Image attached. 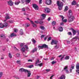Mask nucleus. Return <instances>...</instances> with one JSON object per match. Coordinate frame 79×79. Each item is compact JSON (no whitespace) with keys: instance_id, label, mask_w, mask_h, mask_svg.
<instances>
[{"instance_id":"f257e3e1","label":"nucleus","mask_w":79,"mask_h":79,"mask_svg":"<svg viewBox=\"0 0 79 79\" xmlns=\"http://www.w3.org/2000/svg\"><path fill=\"white\" fill-rule=\"evenodd\" d=\"M56 3L58 6L59 10H61L63 6V3L62 2H60L59 1H57Z\"/></svg>"},{"instance_id":"f03ea898","label":"nucleus","mask_w":79,"mask_h":79,"mask_svg":"<svg viewBox=\"0 0 79 79\" xmlns=\"http://www.w3.org/2000/svg\"><path fill=\"white\" fill-rule=\"evenodd\" d=\"M20 72H23L24 71L25 73H26V72H27V77H30V76L31 75V71H28V70L27 69H25L23 68H21L19 69Z\"/></svg>"},{"instance_id":"7ed1b4c3","label":"nucleus","mask_w":79,"mask_h":79,"mask_svg":"<svg viewBox=\"0 0 79 79\" xmlns=\"http://www.w3.org/2000/svg\"><path fill=\"white\" fill-rule=\"evenodd\" d=\"M68 21L69 23H71L72 21H73L74 19V17L73 15L69 16L68 15Z\"/></svg>"},{"instance_id":"20e7f679","label":"nucleus","mask_w":79,"mask_h":79,"mask_svg":"<svg viewBox=\"0 0 79 79\" xmlns=\"http://www.w3.org/2000/svg\"><path fill=\"white\" fill-rule=\"evenodd\" d=\"M58 43V41L54 40H52L51 43V45H53V44L56 45Z\"/></svg>"},{"instance_id":"39448f33","label":"nucleus","mask_w":79,"mask_h":79,"mask_svg":"<svg viewBox=\"0 0 79 79\" xmlns=\"http://www.w3.org/2000/svg\"><path fill=\"white\" fill-rule=\"evenodd\" d=\"M44 11L46 13H49L50 12V9L48 8H45Z\"/></svg>"},{"instance_id":"423d86ee","label":"nucleus","mask_w":79,"mask_h":79,"mask_svg":"<svg viewBox=\"0 0 79 79\" xmlns=\"http://www.w3.org/2000/svg\"><path fill=\"white\" fill-rule=\"evenodd\" d=\"M33 7L35 8L36 10H38L39 9V7L36 4H33L32 5Z\"/></svg>"},{"instance_id":"0eeeda50","label":"nucleus","mask_w":79,"mask_h":79,"mask_svg":"<svg viewBox=\"0 0 79 79\" xmlns=\"http://www.w3.org/2000/svg\"><path fill=\"white\" fill-rule=\"evenodd\" d=\"M46 3L47 5H51L52 4V0H46Z\"/></svg>"},{"instance_id":"6e6552de","label":"nucleus","mask_w":79,"mask_h":79,"mask_svg":"<svg viewBox=\"0 0 79 79\" xmlns=\"http://www.w3.org/2000/svg\"><path fill=\"white\" fill-rule=\"evenodd\" d=\"M60 17L62 19V21H63V22H64V23H66L67 21V19H65L64 20H63L64 19V17L63 15H60Z\"/></svg>"},{"instance_id":"1a4fd4ad","label":"nucleus","mask_w":79,"mask_h":79,"mask_svg":"<svg viewBox=\"0 0 79 79\" xmlns=\"http://www.w3.org/2000/svg\"><path fill=\"white\" fill-rule=\"evenodd\" d=\"M64 71H65L66 73H67V74H68V73H69V72L68 71V66H65L64 68Z\"/></svg>"},{"instance_id":"9d476101","label":"nucleus","mask_w":79,"mask_h":79,"mask_svg":"<svg viewBox=\"0 0 79 79\" xmlns=\"http://www.w3.org/2000/svg\"><path fill=\"white\" fill-rule=\"evenodd\" d=\"M7 3L10 6H12L13 5V2L12 1H10L9 2H7Z\"/></svg>"},{"instance_id":"9b49d317","label":"nucleus","mask_w":79,"mask_h":79,"mask_svg":"<svg viewBox=\"0 0 79 79\" xmlns=\"http://www.w3.org/2000/svg\"><path fill=\"white\" fill-rule=\"evenodd\" d=\"M77 39H78V36H76L73 38L71 40V41H76L77 40Z\"/></svg>"},{"instance_id":"f8f14e48","label":"nucleus","mask_w":79,"mask_h":79,"mask_svg":"<svg viewBox=\"0 0 79 79\" xmlns=\"http://www.w3.org/2000/svg\"><path fill=\"white\" fill-rule=\"evenodd\" d=\"M72 30L73 33V35H76V32H77V30H74V29L72 28Z\"/></svg>"},{"instance_id":"ddd939ff","label":"nucleus","mask_w":79,"mask_h":79,"mask_svg":"<svg viewBox=\"0 0 79 79\" xmlns=\"http://www.w3.org/2000/svg\"><path fill=\"white\" fill-rule=\"evenodd\" d=\"M65 77H66L64 75H62L60 77L59 79H65Z\"/></svg>"},{"instance_id":"4468645a","label":"nucleus","mask_w":79,"mask_h":79,"mask_svg":"<svg viewBox=\"0 0 79 79\" xmlns=\"http://www.w3.org/2000/svg\"><path fill=\"white\" fill-rule=\"evenodd\" d=\"M31 21V23L32 24V25L33 27H37V25L34 24V22L32 21Z\"/></svg>"},{"instance_id":"2eb2a0df","label":"nucleus","mask_w":79,"mask_h":79,"mask_svg":"<svg viewBox=\"0 0 79 79\" xmlns=\"http://www.w3.org/2000/svg\"><path fill=\"white\" fill-rule=\"evenodd\" d=\"M41 16L42 18V19H44L45 18V17H46V15L44 14H43L41 15Z\"/></svg>"},{"instance_id":"dca6fc26","label":"nucleus","mask_w":79,"mask_h":79,"mask_svg":"<svg viewBox=\"0 0 79 79\" xmlns=\"http://www.w3.org/2000/svg\"><path fill=\"white\" fill-rule=\"evenodd\" d=\"M15 36H16V35L14 33H12V34H11L10 35V37H15Z\"/></svg>"},{"instance_id":"f3484780","label":"nucleus","mask_w":79,"mask_h":79,"mask_svg":"<svg viewBox=\"0 0 79 79\" xmlns=\"http://www.w3.org/2000/svg\"><path fill=\"white\" fill-rule=\"evenodd\" d=\"M6 16L5 18L6 19H10V17L8 16V14H6Z\"/></svg>"},{"instance_id":"a211bd4d","label":"nucleus","mask_w":79,"mask_h":79,"mask_svg":"<svg viewBox=\"0 0 79 79\" xmlns=\"http://www.w3.org/2000/svg\"><path fill=\"white\" fill-rule=\"evenodd\" d=\"M19 3H20V1H16L15 2V4L16 5H19Z\"/></svg>"},{"instance_id":"6ab92c4d","label":"nucleus","mask_w":79,"mask_h":79,"mask_svg":"<svg viewBox=\"0 0 79 79\" xmlns=\"http://www.w3.org/2000/svg\"><path fill=\"white\" fill-rule=\"evenodd\" d=\"M71 68H72V69H70V73H71V72H72V70L74 69V64H73L72 65Z\"/></svg>"},{"instance_id":"aec40b11","label":"nucleus","mask_w":79,"mask_h":79,"mask_svg":"<svg viewBox=\"0 0 79 79\" xmlns=\"http://www.w3.org/2000/svg\"><path fill=\"white\" fill-rule=\"evenodd\" d=\"M76 4H77V2H76L75 1H73L72 3V5H76Z\"/></svg>"},{"instance_id":"412c9836","label":"nucleus","mask_w":79,"mask_h":79,"mask_svg":"<svg viewBox=\"0 0 79 79\" xmlns=\"http://www.w3.org/2000/svg\"><path fill=\"white\" fill-rule=\"evenodd\" d=\"M59 30L60 32H62L63 31V29L62 27H60L59 28Z\"/></svg>"},{"instance_id":"4be33fe9","label":"nucleus","mask_w":79,"mask_h":79,"mask_svg":"<svg viewBox=\"0 0 79 79\" xmlns=\"http://www.w3.org/2000/svg\"><path fill=\"white\" fill-rule=\"evenodd\" d=\"M37 48H34L32 51L31 52L32 53H34V52H37Z\"/></svg>"},{"instance_id":"5701e85b","label":"nucleus","mask_w":79,"mask_h":79,"mask_svg":"<svg viewBox=\"0 0 79 79\" xmlns=\"http://www.w3.org/2000/svg\"><path fill=\"white\" fill-rule=\"evenodd\" d=\"M69 16H72L71 15H72V11L71 10H69Z\"/></svg>"},{"instance_id":"b1692460","label":"nucleus","mask_w":79,"mask_h":79,"mask_svg":"<svg viewBox=\"0 0 79 79\" xmlns=\"http://www.w3.org/2000/svg\"><path fill=\"white\" fill-rule=\"evenodd\" d=\"M43 48H48V46L45 44H43Z\"/></svg>"},{"instance_id":"393cba45","label":"nucleus","mask_w":79,"mask_h":79,"mask_svg":"<svg viewBox=\"0 0 79 79\" xmlns=\"http://www.w3.org/2000/svg\"><path fill=\"white\" fill-rule=\"evenodd\" d=\"M4 27H7L8 26V23H4L3 25Z\"/></svg>"},{"instance_id":"a878e982","label":"nucleus","mask_w":79,"mask_h":79,"mask_svg":"<svg viewBox=\"0 0 79 79\" xmlns=\"http://www.w3.org/2000/svg\"><path fill=\"white\" fill-rule=\"evenodd\" d=\"M16 63L17 64H19V65H21V60H17L16 61Z\"/></svg>"},{"instance_id":"bb28decb","label":"nucleus","mask_w":79,"mask_h":79,"mask_svg":"<svg viewBox=\"0 0 79 79\" xmlns=\"http://www.w3.org/2000/svg\"><path fill=\"white\" fill-rule=\"evenodd\" d=\"M38 48H39V50H40V49H42V48H44V46H43V45L42 46H39Z\"/></svg>"},{"instance_id":"cd10ccee","label":"nucleus","mask_w":79,"mask_h":79,"mask_svg":"<svg viewBox=\"0 0 79 79\" xmlns=\"http://www.w3.org/2000/svg\"><path fill=\"white\" fill-rule=\"evenodd\" d=\"M67 10H68V6H66L65 7L64 11H67Z\"/></svg>"},{"instance_id":"c85d7f7f","label":"nucleus","mask_w":79,"mask_h":79,"mask_svg":"<svg viewBox=\"0 0 79 79\" xmlns=\"http://www.w3.org/2000/svg\"><path fill=\"white\" fill-rule=\"evenodd\" d=\"M69 56H66L64 58L65 60H69Z\"/></svg>"},{"instance_id":"c756f323","label":"nucleus","mask_w":79,"mask_h":79,"mask_svg":"<svg viewBox=\"0 0 79 79\" xmlns=\"http://www.w3.org/2000/svg\"><path fill=\"white\" fill-rule=\"evenodd\" d=\"M31 40H32V42H33V43L35 44V43H36V41L35 40H34V39H32Z\"/></svg>"},{"instance_id":"7c9ffc66","label":"nucleus","mask_w":79,"mask_h":79,"mask_svg":"<svg viewBox=\"0 0 79 79\" xmlns=\"http://www.w3.org/2000/svg\"><path fill=\"white\" fill-rule=\"evenodd\" d=\"M56 22L55 21H53L52 23V24L53 25V26H55L56 25Z\"/></svg>"},{"instance_id":"2f4dec72","label":"nucleus","mask_w":79,"mask_h":79,"mask_svg":"<svg viewBox=\"0 0 79 79\" xmlns=\"http://www.w3.org/2000/svg\"><path fill=\"white\" fill-rule=\"evenodd\" d=\"M76 68L77 69H79V64H77L76 65Z\"/></svg>"},{"instance_id":"473e14b6","label":"nucleus","mask_w":79,"mask_h":79,"mask_svg":"<svg viewBox=\"0 0 79 79\" xmlns=\"http://www.w3.org/2000/svg\"><path fill=\"white\" fill-rule=\"evenodd\" d=\"M9 56L10 58H12V55H11V53H9Z\"/></svg>"},{"instance_id":"72a5a7b5","label":"nucleus","mask_w":79,"mask_h":79,"mask_svg":"<svg viewBox=\"0 0 79 79\" xmlns=\"http://www.w3.org/2000/svg\"><path fill=\"white\" fill-rule=\"evenodd\" d=\"M40 29H41L42 30H44V29H45V27L43 26H41L40 27Z\"/></svg>"},{"instance_id":"f704fd0d","label":"nucleus","mask_w":79,"mask_h":79,"mask_svg":"<svg viewBox=\"0 0 79 79\" xmlns=\"http://www.w3.org/2000/svg\"><path fill=\"white\" fill-rule=\"evenodd\" d=\"M0 27L1 28H3L4 27V26L3 25V24H0Z\"/></svg>"},{"instance_id":"c9c22d12","label":"nucleus","mask_w":79,"mask_h":79,"mask_svg":"<svg viewBox=\"0 0 79 79\" xmlns=\"http://www.w3.org/2000/svg\"><path fill=\"white\" fill-rule=\"evenodd\" d=\"M31 2V0H26L25 2L27 3H29Z\"/></svg>"},{"instance_id":"e433bc0d","label":"nucleus","mask_w":79,"mask_h":79,"mask_svg":"<svg viewBox=\"0 0 79 79\" xmlns=\"http://www.w3.org/2000/svg\"><path fill=\"white\" fill-rule=\"evenodd\" d=\"M20 34L21 35H23V30H22V29L20 30Z\"/></svg>"},{"instance_id":"4c0bfd02","label":"nucleus","mask_w":79,"mask_h":79,"mask_svg":"<svg viewBox=\"0 0 79 79\" xmlns=\"http://www.w3.org/2000/svg\"><path fill=\"white\" fill-rule=\"evenodd\" d=\"M29 26H30V24L29 23H27L25 25L26 27H29Z\"/></svg>"},{"instance_id":"58836bf2","label":"nucleus","mask_w":79,"mask_h":79,"mask_svg":"<svg viewBox=\"0 0 79 79\" xmlns=\"http://www.w3.org/2000/svg\"><path fill=\"white\" fill-rule=\"evenodd\" d=\"M16 56L17 57H19L20 56V54L19 53H17L16 54Z\"/></svg>"},{"instance_id":"ea45409f","label":"nucleus","mask_w":79,"mask_h":79,"mask_svg":"<svg viewBox=\"0 0 79 79\" xmlns=\"http://www.w3.org/2000/svg\"><path fill=\"white\" fill-rule=\"evenodd\" d=\"M14 31V32H17L18 31V29H17L16 28H15Z\"/></svg>"},{"instance_id":"a19ab883","label":"nucleus","mask_w":79,"mask_h":79,"mask_svg":"<svg viewBox=\"0 0 79 79\" xmlns=\"http://www.w3.org/2000/svg\"><path fill=\"white\" fill-rule=\"evenodd\" d=\"M51 39H52V37H50L49 38H48L47 41L48 42V41H50V40H51Z\"/></svg>"},{"instance_id":"79ce46f5","label":"nucleus","mask_w":79,"mask_h":79,"mask_svg":"<svg viewBox=\"0 0 79 79\" xmlns=\"http://www.w3.org/2000/svg\"><path fill=\"white\" fill-rule=\"evenodd\" d=\"M21 50L22 51V52H24V51H25V50H26V49H25V48H23L21 49Z\"/></svg>"},{"instance_id":"37998d69","label":"nucleus","mask_w":79,"mask_h":79,"mask_svg":"<svg viewBox=\"0 0 79 79\" xmlns=\"http://www.w3.org/2000/svg\"><path fill=\"white\" fill-rule=\"evenodd\" d=\"M24 44L23 43H21L20 44V47H23V45H24Z\"/></svg>"},{"instance_id":"c03bdc74","label":"nucleus","mask_w":79,"mask_h":79,"mask_svg":"<svg viewBox=\"0 0 79 79\" xmlns=\"http://www.w3.org/2000/svg\"><path fill=\"white\" fill-rule=\"evenodd\" d=\"M45 71H47V73H48V72H50V71L51 70L50 69H46L45 70Z\"/></svg>"},{"instance_id":"a18cd8bd","label":"nucleus","mask_w":79,"mask_h":79,"mask_svg":"<svg viewBox=\"0 0 79 79\" xmlns=\"http://www.w3.org/2000/svg\"><path fill=\"white\" fill-rule=\"evenodd\" d=\"M64 56H65V55H64V56H62V57L60 59V60L61 61H62L63 60V58H64Z\"/></svg>"},{"instance_id":"49530a36","label":"nucleus","mask_w":79,"mask_h":79,"mask_svg":"<svg viewBox=\"0 0 79 79\" xmlns=\"http://www.w3.org/2000/svg\"><path fill=\"white\" fill-rule=\"evenodd\" d=\"M25 10L26 9L24 8L22 9V11H25Z\"/></svg>"},{"instance_id":"de8ad7c7","label":"nucleus","mask_w":79,"mask_h":79,"mask_svg":"<svg viewBox=\"0 0 79 79\" xmlns=\"http://www.w3.org/2000/svg\"><path fill=\"white\" fill-rule=\"evenodd\" d=\"M56 63V61H53L52 62V64H55V63Z\"/></svg>"},{"instance_id":"09e8293b","label":"nucleus","mask_w":79,"mask_h":79,"mask_svg":"<svg viewBox=\"0 0 79 79\" xmlns=\"http://www.w3.org/2000/svg\"><path fill=\"white\" fill-rule=\"evenodd\" d=\"M41 61L39 60V59L37 60V61H36V64H37V63H40Z\"/></svg>"},{"instance_id":"8fccbe9b","label":"nucleus","mask_w":79,"mask_h":79,"mask_svg":"<svg viewBox=\"0 0 79 79\" xmlns=\"http://www.w3.org/2000/svg\"><path fill=\"white\" fill-rule=\"evenodd\" d=\"M43 64L42 63H41L40 64H39L38 65L39 66H42V65Z\"/></svg>"},{"instance_id":"3c124183","label":"nucleus","mask_w":79,"mask_h":79,"mask_svg":"<svg viewBox=\"0 0 79 79\" xmlns=\"http://www.w3.org/2000/svg\"><path fill=\"white\" fill-rule=\"evenodd\" d=\"M33 67V65H29V68H32Z\"/></svg>"},{"instance_id":"603ef678","label":"nucleus","mask_w":79,"mask_h":79,"mask_svg":"<svg viewBox=\"0 0 79 79\" xmlns=\"http://www.w3.org/2000/svg\"><path fill=\"white\" fill-rule=\"evenodd\" d=\"M68 34L69 35H72V33H71V32H68Z\"/></svg>"},{"instance_id":"864d4df0","label":"nucleus","mask_w":79,"mask_h":79,"mask_svg":"<svg viewBox=\"0 0 79 79\" xmlns=\"http://www.w3.org/2000/svg\"><path fill=\"white\" fill-rule=\"evenodd\" d=\"M35 23H36V24H38V23H39V22L38 21H35Z\"/></svg>"},{"instance_id":"5fc2aeb1","label":"nucleus","mask_w":79,"mask_h":79,"mask_svg":"<svg viewBox=\"0 0 79 79\" xmlns=\"http://www.w3.org/2000/svg\"><path fill=\"white\" fill-rule=\"evenodd\" d=\"M42 0H39V4H41V3H42Z\"/></svg>"},{"instance_id":"6e6d98bb","label":"nucleus","mask_w":79,"mask_h":79,"mask_svg":"<svg viewBox=\"0 0 79 79\" xmlns=\"http://www.w3.org/2000/svg\"><path fill=\"white\" fill-rule=\"evenodd\" d=\"M24 47H25V48H26V49H29V48H28V47H27V46L26 45H25L24 46Z\"/></svg>"},{"instance_id":"4d7b16f0","label":"nucleus","mask_w":79,"mask_h":79,"mask_svg":"<svg viewBox=\"0 0 79 79\" xmlns=\"http://www.w3.org/2000/svg\"><path fill=\"white\" fill-rule=\"evenodd\" d=\"M28 62L31 61V62H32V60L31 59H30L28 60Z\"/></svg>"},{"instance_id":"13d9d810","label":"nucleus","mask_w":79,"mask_h":79,"mask_svg":"<svg viewBox=\"0 0 79 79\" xmlns=\"http://www.w3.org/2000/svg\"><path fill=\"white\" fill-rule=\"evenodd\" d=\"M9 23H13V21H9Z\"/></svg>"},{"instance_id":"bf43d9fd","label":"nucleus","mask_w":79,"mask_h":79,"mask_svg":"<svg viewBox=\"0 0 79 79\" xmlns=\"http://www.w3.org/2000/svg\"><path fill=\"white\" fill-rule=\"evenodd\" d=\"M54 76V75H52L50 77V79H52V77H53V76Z\"/></svg>"},{"instance_id":"052dcab7","label":"nucleus","mask_w":79,"mask_h":79,"mask_svg":"<svg viewBox=\"0 0 79 79\" xmlns=\"http://www.w3.org/2000/svg\"><path fill=\"white\" fill-rule=\"evenodd\" d=\"M0 75L1 76H2V75H3V73H2V72H0Z\"/></svg>"},{"instance_id":"680f3d73","label":"nucleus","mask_w":79,"mask_h":79,"mask_svg":"<svg viewBox=\"0 0 79 79\" xmlns=\"http://www.w3.org/2000/svg\"><path fill=\"white\" fill-rule=\"evenodd\" d=\"M76 72L78 74H79V70H76Z\"/></svg>"},{"instance_id":"e2e57ef3","label":"nucleus","mask_w":79,"mask_h":79,"mask_svg":"<svg viewBox=\"0 0 79 79\" xmlns=\"http://www.w3.org/2000/svg\"><path fill=\"white\" fill-rule=\"evenodd\" d=\"M51 19V18H50V17H49L48 18V21H50Z\"/></svg>"},{"instance_id":"0e129e2a","label":"nucleus","mask_w":79,"mask_h":79,"mask_svg":"<svg viewBox=\"0 0 79 79\" xmlns=\"http://www.w3.org/2000/svg\"><path fill=\"white\" fill-rule=\"evenodd\" d=\"M67 43L68 44H70V42L69 41H67Z\"/></svg>"},{"instance_id":"69168bd1","label":"nucleus","mask_w":79,"mask_h":79,"mask_svg":"<svg viewBox=\"0 0 79 79\" xmlns=\"http://www.w3.org/2000/svg\"><path fill=\"white\" fill-rule=\"evenodd\" d=\"M23 14L24 15H26V16H27L28 15L26 14V12H24Z\"/></svg>"},{"instance_id":"338daca9","label":"nucleus","mask_w":79,"mask_h":79,"mask_svg":"<svg viewBox=\"0 0 79 79\" xmlns=\"http://www.w3.org/2000/svg\"><path fill=\"white\" fill-rule=\"evenodd\" d=\"M60 25H61V26H63V25H64V23H60Z\"/></svg>"},{"instance_id":"774afa93","label":"nucleus","mask_w":79,"mask_h":79,"mask_svg":"<svg viewBox=\"0 0 79 79\" xmlns=\"http://www.w3.org/2000/svg\"><path fill=\"white\" fill-rule=\"evenodd\" d=\"M0 36L1 37H3V35H0Z\"/></svg>"}]
</instances>
